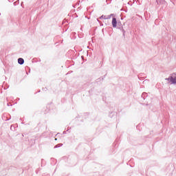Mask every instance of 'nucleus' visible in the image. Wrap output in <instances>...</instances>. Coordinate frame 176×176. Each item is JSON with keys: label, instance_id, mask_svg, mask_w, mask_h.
I'll list each match as a JSON object with an SVG mask.
<instances>
[{"label": "nucleus", "instance_id": "f257e3e1", "mask_svg": "<svg viewBox=\"0 0 176 176\" xmlns=\"http://www.w3.org/2000/svg\"><path fill=\"white\" fill-rule=\"evenodd\" d=\"M166 80H168L170 85H175L176 86V76H170L168 78H166Z\"/></svg>", "mask_w": 176, "mask_h": 176}, {"label": "nucleus", "instance_id": "f03ea898", "mask_svg": "<svg viewBox=\"0 0 176 176\" xmlns=\"http://www.w3.org/2000/svg\"><path fill=\"white\" fill-rule=\"evenodd\" d=\"M111 23H112V26L113 27V28H116V27L118 25V21H116V18L113 17Z\"/></svg>", "mask_w": 176, "mask_h": 176}, {"label": "nucleus", "instance_id": "7ed1b4c3", "mask_svg": "<svg viewBox=\"0 0 176 176\" xmlns=\"http://www.w3.org/2000/svg\"><path fill=\"white\" fill-rule=\"evenodd\" d=\"M100 20H109V16H107L106 15H102L100 17H99Z\"/></svg>", "mask_w": 176, "mask_h": 176}, {"label": "nucleus", "instance_id": "20e7f679", "mask_svg": "<svg viewBox=\"0 0 176 176\" xmlns=\"http://www.w3.org/2000/svg\"><path fill=\"white\" fill-rule=\"evenodd\" d=\"M18 63L20 64V65H23V64H24V59L23 58H19L18 59Z\"/></svg>", "mask_w": 176, "mask_h": 176}, {"label": "nucleus", "instance_id": "39448f33", "mask_svg": "<svg viewBox=\"0 0 176 176\" xmlns=\"http://www.w3.org/2000/svg\"><path fill=\"white\" fill-rule=\"evenodd\" d=\"M157 3H164V0H157Z\"/></svg>", "mask_w": 176, "mask_h": 176}, {"label": "nucleus", "instance_id": "423d86ee", "mask_svg": "<svg viewBox=\"0 0 176 176\" xmlns=\"http://www.w3.org/2000/svg\"><path fill=\"white\" fill-rule=\"evenodd\" d=\"M60 146H63V144H57L54 146V148H60Z\"/></svg>", "mask_w": 176, "mask_h": 176}, {"label": "nucleus", "instance_id": "0eeeda50", "mask_svg": "<svg viewBox=\"0 0 176 176\" xmlns=\"http://www.w3.org/2000/svg\"><path fill=\"white\" fill-rule=\"evenodd\" d=\"M113 16V14H111L110 15H107V17H109V19H111V17Z\"/></svg>", "mask_w": 176, "mask_h": 176}, {"label": "nucleus", "instance_id": "6e6552de", "mask_svg": "<svg viewBox=\"0 0 176 176\" xmlns=\"http://www.w3.org/2000/svg\"><path fill=\"white\" fill-rule=\"evenodd\" d=\"M9 2H13L14 0H8Z\"/></svg>", "mask_w": 176, "mask_h": 176}, {"label": "nucleus", "instance_id": "1a4fd4ad", "mask_svg": "<svg viewBox=\"0 0 176 176\" xmlns=\"http://www.w3.org/2000/svg\"><path fill=\"white\" fill-rule=\"evenodd\" d=\"M144 94H146V93H143L142 97H143V96H144Z\"/></svg>", "mask_w": 176, "mask_h": 176}, {"label": "nucleus", "instance_id": "9d476101", "mask_svg": "<svg viewBox=\"0 0 176 176\" xmlns=\"http://www.w3.org/2000/svg\"><path fill=\"white\" fill-rule=\"evenodd\" d=\"M16 3H17V1L14 2V5H16Z\"/></svg>", "mask_w": 176, "mask_h": 176}, {"label": "nucleus", "instance_id": "9b49d317", "mask_svg": "<svg viewBox=\"0 0 176 176\" xmlns=\"http://www.w3.org/2000/svg\"><path fill=\"white\" fill-rule=\"evenodd\" d=\"M122 32H124V30H123Z\"/></svg>", "mask_w": 176, "mask_h": 176}, {"label": "nucleus", "instance_id": "f8f14e48", "mask_svg": "<svg viewBox=\"0 0 176 176\" xmlns=\"http://www.w3.org/2000/svg\"><path fill=\"white\" fill-rule=\"evenodd\" d=\"M97 20H98V21H100L98 20V19Z\"/></svg>", "mask_w": 176, "mask_h": 176}, {"label": "nucleus", "instance_id": "ddd939ff", "mask_svg": "<svg viewBox=\"0 0 176 176\" xmlns=\"http://www.w3.org/2000/svg\"><path fill=\"white\" fill-rule=\"evenodd\" d=\"M12 127H13V126H11V129H12Z\"/></svg>", "mask_w": 176, "mask_h": 176}]
</instances>
